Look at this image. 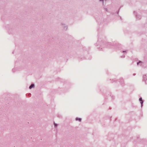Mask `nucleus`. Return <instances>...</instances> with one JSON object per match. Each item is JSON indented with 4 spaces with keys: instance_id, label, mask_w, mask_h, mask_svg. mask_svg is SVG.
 Listing matches in <instances>:
<instances>
[{
    "instance_id": "1",
    "label": "nucleus",
    "mask_w": 147,
    "mask_h": 147,
    "mask_svg": "<svg viewBox=\"0 0 147 147\" xmlns=\"http://www.w3.org/2000/svg\"><path fill=\"white\" fill-rule=\"evenodd\" d=\"M139 100L140 102V103L141 104L142 106V104L143 103V101L142 100V98H140L139 99Z\"/></svg>"
},
{
    "instance_id": "2",
    "label": "nucleus",
    "mask_w": 147,
    "mask_h": 147,
    "mask_svg": "<svg viewBox=\"0 0 147 147\" xmlns=\"http://www.w3.org/2000/svg\"><path fill=\"white\" fill-rule=\"evenodd\" d=\"M34 86V84H31L29 87V88L30 89L31 88H32Z\"/></svg>"
},
{
    "instance_id": "5",
    "label": "nucleus",
    "mask_w": 147,
    "mask_h": 147,
    "mask_svg": "<svg viewBox=\"0 0 147 147\" xmlns=\"http://www.w3.org/2000/svg\"><path fill=\"white\" fill-rule=\"evenodd\" d=\"M137 63L138 65V63Z\"/></svg>"
},
{
    "instance_id": "4",
    "label": "nucleus",
    "mask_w": 147,
    "mask_h": 147,
    "mask_svg": "<svg viewBox=\"0 0 147 147\" xmlns=\"http://www.w3.org/2000/svg\"><path fill=\"white\" fill-rule=\"evenodd\" d=\"M55 126H57V125H56V124L55 123Z\"/></svg>"
},
{
    "instance_id": "3",
    "label": "nucleus",
    "mask_w": 147,
    "mask_h": 147,
    "mask_svg": "<svg viewBox=\"0 0 147 147\" xmlns=\"http://www.w3.org/2000/svg\"><path fill=\"white\" fill-rule=\"evenodd\" d=\"M76 120L77 121L78 120L79 121H80L81 120V119L80 118H77L76 119Z\"/></svg>"
}]
</instances>
